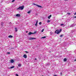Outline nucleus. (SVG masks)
Here are the masks:
<instances>
[{
    "instance_id": "obj_12",
    "label": "nucleus",
    "mask_w": 76,
    "mask_h": 76,
    "mask_svg": "<svg viewBox=\"0 0 76 76\" xmlns=\"http://www.w3.org/2000/svg\"><path fill=\"white\" fill-rule=\"evenodd\" d=\"M61 26H65V25L63 24H61Z\"/></svg>"
},
{
    "instance_id": "obj_29",
    "label": "nucleus",
    "mask_w": 76,
    "mask_h": 76,
    "mask_svg": "<svg viewBox=\"0 0 76 76\" xmlns=\"http://www.w3.org/2000/svg\"><path fill=\"white\" fill-rule=\"evenodd\" d=\"M7 54H10V52H8V53H7Z\"/></svg>"
},
{
    "instance_id": "obj_21",
    "label": "nucleus",
    "mask_w": 76,
    "mask_h": 76,
    "mask_svg": "<svg viewBox=\"0 0 76 76\" xmlns=\"http://www.w3.org/2000/svg\"><path fill=\"white\" fill-rule=\"evenodd\" d=\"M42 23V22H40L39 23V25H41V24Z\"/></svg>"
},
{
    "instance_id": "obj_23",
    "label": "nucleus",
    "mask_w": 76,
    "mask_h": 76,
    "mask_svg": "<svg viewBox=\"0 0 76 76\" xmlns=\"http://www.w3.org/2000/svg\"><path fill=\"white\" fill-rule=\"evenodd\" d=\"M43 31H44V28L41 31V32H43Z\"/></svg>"
},
{
    "instance_id": "obj_15",
    "label": "nucleus",
    "mask_w": 76,
    "mask_h": 76,
    "mask_svg": "<svg viewBox=\"0 0 76 76\" xmlns=\"http://www.w3.org/2000/svg\"><path fill=\"white\" fill-rule=\"evenodd\" d=\"M1 26L2 27V26H3V22H1Z\"/></svg>"
},
{
    "instance_id": "obj_35",
    "label": "nucleus",
    "mask_w": 76,
    "mask_h": 76,
    "mask_svg": "<svg viewBox=\"0 0 76 76\" xmlns=\"http://www.w3.org/2000/svg\"><path fill=\"white\" fill-rule=\"evenodd\" d=\"M54 76H57L56 75H54Z\"/></svg>"
},
{
    "instance_id": "obj_36",
    "label": "nucleus",
    "mask_w": 76,
    "mask_h": 76,
    "mask_svg": "<svg viewBox=\"0 0 76 76\" xmlns=\"http://www.w3.org/2000/svg\"><path fill=\"white\" fill-rule=\"evenodd\" d=\"M10 23L11 24V23H12L11 22H10Z\"/></svg>"
},
{
    "instance_id": "obj_27",
    "label": "nucleus",
    "mask_w": 76,
    "mask_h": 76,
    "mask_svg": "<svg viewBox=\"0 0 76 76\" xmlns=\"http://www.w3.org/2000/svg\"><path fill=\"white\" fill-rule=\"evenodd\" d=\"M67 14H68V15H70V13H67Z\"/></svg>"
},
{
    "instance_id": "obj_22",
    "label": "nucleus",
    "mask_w": 76,
    "mask_h": 76,
    "mask_svg": "<svg viewBox=\"0 0 76 76\" xmlns=\"http://www.w3.org/2000/svg\"><path fill=\"white\" fill-rule=\"evenodd\" d=\"M28 13H31V11H29L28 12Z\"/></svg>"
},
{
    "instance_id": "obj_34",
    "label": "nucleus",
    "mask_w": 76,
    "mask_h": 76,
    "mask_svg": "<svg viewBox=\"0 0 76 76\" xmlns=\"http://www.w3.org/2000/svg\"><path fill=\"white\" fill-rule=\"evenodd\" d=\"M26 33H27V32H28V31H26Z\"/></svg>"
},
{
    "instance_id": "obj_6",
    "label": "nucleus",
    "mask_w": 76,
    "mask_h": 76,
    "mask_svg": "<svg viewBox=\"0 0 76 76\" xmlns=\"http://www.w3.org/2000/svg\"><path fill=\"white\" fill-rule=\"evenodd\" d=\"M23 57L24 58H27V56L26 54H24L23 55Z\"/></svg>"
},
{
    "instance_id": "obj_28",
    "label": "nucleus",
    "mask_w": 76,
    "mask_h": 76,
    "mask_svg": "<svg viewBox=\"0 0 76 76\" xmlns=\"http://www.w3.org/2000/svg\"><path fill=\"white\" fill-rule=\"evenodd\" d=\"M63 37V35H61L60 36V37Z\"/></svg>"
},
{
    "instance_id": "obj_2",
    "label": "nucleus",
    "mask_w": 76,
    "mask_h": 76,
    "mask_svg": "<svg viewBox=\"0 0 76 76\" xmlns=\"http://www.w3.org/2000/svg\"><path fill=\"white\" fill-rule=\"evenodd\" d=\"M61 31V29H60V31L56 30V31H55V34H59L60 33Z\"/></svg>"
},
{
    "instance_id": "obj_18",
    "label": "nucleus",
    "mask_w": 76,
    "mask_h": 76,
    "mask_svg": "<svg viewBox=\"0 0 76 76\" xmlns=\"http://www.w3.org/2000/svg\"><path fill=\"white\" fill-rule=\"evenodd\" d=\"M64 61H67V59L66 58H65L64 60Z\"/></svg>"
},
{
    "instance_id": "obj_24",
    "label": "nucleus",
    "mask_w": 76,
    "mask_h": 76,
    "mask_svg": "<svg viewBox=\"0 0 76 76\" xmlns=\"http://www.w3.org/2000/svg\"><path fill=\"white\" fill-rule=\"evenodd\" d=\"M25 52H26V53H29V52H28L27 51H26Z\"/></svg>"
},
{
    "instance_id": "obj_8",
    "label": "nucleus",
    "mask_w": 76,
    "mask_h": 76,
    "mask_svg": "<svg viewBox=\"0 0 76 76\" xmlns=\"http://www.w3.org/2000/svg\"><path fill=\"white\" fill-rule=\"evenodd\" d=\"M75 26V24H72L71 26V27H74V26Z\"/></svg>"
},
{
    "instance_id": "obj_5",
    "label": "nucleus",
    "mask_w": 76,
    "mask_h": 76,
    "mask_svg": "<svg viewBox=\"0 0 76 76\" xmlns=\"http://www.w3.org/2000/svg\"><path fill=\"white\" fill-rule=\"evenodd\" d=\"M34 4V5H36V6H37L38 7H40V8L42 7H41V6L40 5H39L38 4Z\"/></svg>"
},
{
    "instance_id": "obj_30",
    "label": "nucleus",
    "mask_w": 76,
    "mask_h": 76,
    "mask_svg": "<svg viewBox=\"0 0 76 76\" xmlns=\"http://www.w3.org/2000/svg\"><path fill=\"white\" fill-rule=\"evenodd\" d=\"M76 15V12L75 13L74 15Z\"/></svg>"
},
{
    "instance_id": "obj_31",
    "label": "nucleus",
    "mask_w": 76,
    "mask_h": 76,
    "mask_svg": "<svg viewBox=\"0 0 76 76\" xmlns=\"http://www.w3.org/2000/svg\"><path fill=\"white\" fill-rule=\"evenodd\" d=\"M35 60H37V58H35Z\"/></svg>"
},
{
    "instance_id": "obj_4",
    "label": "nucleus",
    "mask_w": 76,
    "mask_h": 76,
    "mask_svg": "<svg viewBox=\"0 0 76 76\" xmlns=\"http://www.w3.org/2000/svg\"><path fill=\"white\" fill-rule=\"evenodd\" d=\"M30 40H31V39H36V38L34 37H31L29 39Z\"/></svg>"
},
{
    "instance_id": "obj_37",
    "label": "nucleus",
    "mask_w": 76,
    "mask_h": 76,
    "mask_svg": "<svg viewBox=\"0 0 76 76\" xmlns=\"http://www.w3.org/2000/svg\"><path fill=\"white\" fill-rule=\"evenodd\" d=\"M75 61H76V58L75 59Z\"/></svg>"
},
{
    "instance_id": "obj_32",
    "label": "nucleus",
    "mask_w": 76,
    "mask_h": 76,
    "mask_svg": "<svg viewBox=\"0 0 76 76\" xmlns=\"http://www.w3.org/2000/svg\"><path fill=\"white\" fill-rule=\"evenodd\" d=\"M74 18H76V16Z\"/></svg>"
},
{
    "instance_id": "obj_19",
    "label": "nucleus",
    "mask_w": 76,
    "mask_h": 76,
    "mask_svg": "<svg viewBox=\"0 0 76 76\" xmlns=\"http://www.w3.org/2000/svg\"><path fill=\"white\" fill-rule=\"evenodd\" d=\"M46 38V37L45 36V37H42L41 38V39H42V38H43V39H44V38Z\"/></svg>"
},
{
    "instance_id": "obj_9",
    "label": "nucleus",
    "mask_w": 76,
    "mask_h": 76,
    "mask_svg": "<svg viewBox=\"0 0 76 76\" xmlns=\"http://www.w3.org/2000/svg\"><path fill=\"white\" fill-rule=\"evenodd\" d=\"M11 62L12 63H14V61L12 59V60H11Z\"/></svg>"
},
{
    "instance_id": "obj_11",
    "label": "nucleus",
    "mask_w": 76,
    "mask_h": 76,
    "mask_svg": "<svg viewBox=\"0 0 76 76\" xmlns=\"http://www.w3.org/2000/svg\"><path fill=\"white\" fill-rule=\"evenodd\" d=\"M9 38H13V36L11 35H10L8 36Z\"/></svg>"
},
{
    "instance_id": "obj_1",
    "label": "nucleus",
    "mask_w": 76,
    "mask_h": 76,
    "mask_svg": "<svg viewBox=\"0 0 76 76\" xmlns=\"http://www.w3.org/2000/svg\"><path fill=\"white\" fill-rule=\"evenodd\" d=\"M24 8V6H20L17 9V10H22Z\"/></svg>"
},
{
    "instance_id": "obj_14",
    "label": "nucleus",
    "mask_w": 76,
    "mask_h": 76,
    "mask_svg": "<svg viewBox=\"0 0 76 76\" xmlns=\"http://www.w3.org/2000/svg\"><path fill=\"white\" fill-rule=\"evenodd\" d=\"M15 67V66H12L11 67H10L9 68V69H13V68H14Z\"/></svg>"
},
{
    "instance_id": "obj_16",
    "label": "nucleus",
    "mask_w": 76,
    "mask_h": 76,
    "mask_svg": "<svg viewBox=\"0 0 76 76\" xmlns=\"http://www.w3.org/2000/svg\"><path fill=\"white\" fill-rule=\"evenodd\" d=\"M51 15H50V16H49L48 17V18H49V19H50V18H51Z\"/></svg>"
},
{
    "instance_id": "obj_20",
    "label": "nucleus",
    "mask_w": 76,
    "mask_h": 76,
    "mask_svg": "<svg viewBox=\"0 0 76 76\" xmlns=\"http://www.w3.org/2000/svg\"><path fill=\"white\" fill-rule=\"evenodd\" d=\"M50 20H48V21H47V23H49V22H50Z\"/></svg>"
},
{
    "instance_id": "obj_7",
    "label": "nucleus",
    "mask_w": 76,
    "mask_h": 76,
    "mask_svg": "<svg viewBox=\"0 0 76 76\" xmlns=\"http://www.w3.org/2000/svg\"><path fill=\"white\" fill-rule=\"evenodd\" d=\"M16 16H17V17H20V15L19 14H17L16 15Z\"/></svg>"
},
{
    "instance_id": "obj_38",
    "label": "nucleus",
    "mask_w": 76,
    "mask_h": 76,
    "mask_svg": "<svg viewBox=\"0 0 76 76\" xmlns=\"http://www.w3.org/2000/svg\"><path fill=\"white\" fill-rule=\"evenodd\" d=\"M42 76H44L43 75H42Z\"/></svg>"
},
{
    "instance_id": "obj_10",
    "label": "nucleus",
    "mask_w": 76,
    "mask_h": 76,
    "mask_svg": "<svg viewBox=\"0 0 76 76\" xmlns=\"http://www.w3.org/2000/svg\"><path fill=\"white\" fill-rule=\"evenodd\" d=\"M38 20H37L36 23L35 24V25L36 26H37V25H38Z\"/></svg>"
},
{
    "instance_id": "obj_33",
    "label": "nucleus",
    "mask_w": 76,
    "mask_h": 76,
    "mask_svg": "<svg viewBox=\"0 0 76 76\" xmlns=\"http://www.w3.org/2000/svg\"><path fill=\"white\" fill-rule=\"evenodd\" d=\"M62 74V73H61V75Z\"/></svg>"
},
{
    "instance_id": "obj_17",
    "label": "nucleus",
    "mask_w": 76,
    "mask_h": 76,
    "mask_svg": "<svg viewBox=\"0 0 76 76\" xmlns=\"http://www.w3.org/2000/svg\"><path fill=\"white\" fill-rule=\"evenodd\" d=\"M22 65H21V64H18V67H20Z\"/></svg>"
},
{
    "instance_id": "obj_3",
    "label": "nucleus",
    "mask_w": 76,
    "mask_h": 76,
    "mask_svg": "<svg viewBox=\"0 0 76 76\" xmlns=\"http://www.w3.org/2000/svg\"><path fill=\"white\" fill-rule=\"evenodd\" d=\"M35 34V32H34V33H32L31 32H29L28 34V35H32V34Z\"/></svg>"
},
{
    "instance_id": "obj_13",
    "label": "nucleus",
    "mask_w": 76,
    "mask_h": 76,
    "mask_svg": "<svg viewBox=\"0 0 76 76\" xmlns=\"http://www.w3.org/2000/svg\"><path fill=\"white\" fill-rule=\"evenodd\" d=\"M15 32H17V31H18V29L17 28H15Z\"/></svg>"
},
{
    "instance_id": "obj_25",
    "label": "nucleus",
    "mask_w": 76,
    "mask_h": 76,
    "mask_svg": "<svg viewBox=\"0 0 76 76\" xmlns=\"http://www.w3.org/2000/svg\"><path fill=\"white\" fill-rule=\"evenodd\" d=\"M15 0H12V2H14L15 1Z\"/></svg>"
},
{
    "instance_id": "obj_26",
    "label": "nucleus",
    "mask_w": 76,
    "mask_h": 76,
    "mask_svg": "<svg viewBox=\"0 0 76 76\" xmlns=\"http://www.w3.org/2000/svg\"><path fill=\"white\" fill-rule=\"evenodd\" d=\"M16 76H19V75H18V74H16Z\"/></svg>"
}]
</instances>
